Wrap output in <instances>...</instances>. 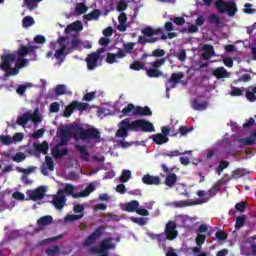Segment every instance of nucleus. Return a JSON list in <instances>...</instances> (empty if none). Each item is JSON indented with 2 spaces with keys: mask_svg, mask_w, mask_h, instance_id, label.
<instances>
[{
  "mask_svg": "<svg viewBox=\"0 0 256 256\" xmlns=\"http://www.w3.org/2000/svg\"><path fill=\"white\" fill-rule=\"evenodd\" d=\"M119 127L126 131H134L135 133L139 131H143L144 133H153V131H155L153 123L145 119H138L131 122V119L126 118L120 122Z\"/></svg>",
  "mask_w": 256,
  "mask_h": 256,
  "instance_id": "1",
  "label": "nucleus"
},
{
  "mask_svg": "<svg viewBox=\"0 0 256 256\" xmlns=\"http://www.w3.org/2000/svg\"><path fill=\"white\" fill-rule=\"evenodd\" d=\"M71 131L73 133V138L76 141L81 139L82 141H89L90 139H94L96 143H101V132L95 127H91L88 129H83V127L79 124H75L71 126Z\"/></svg>",
  "mask_w": 256,
  "mask_h": 256,
  "instance_id": "2",
  "label": "nucleus"
},
{
  "mask_svg": "<svg viewBox=\"0 0 256 256\" xmlns=\"http://www.w3.org/2000/svg\"><path fill=\"white\" fill-rule=\"evenodd\" d=\"M141 33L143 36L138 37V43H140V45H146V43H157L159 38L155 37V35H161L160 39H162V41L167 40V35L163 34V29L161 28L154 29L151 26H146L141 29Z\"/></svg>",
  "mask_w": 256,
  "mask_h": 256,
  "instance_id": "3",
  "label": "nucleus"
},
{
  "mask_svg": "<svg viewBox=\"0 0 256 256\" xmlns=\"http://www.w3.org/2000/svg\"><path fill=\"white\" fill-rule=\"evenodd\" d=\"M105 51H107V49L98 48L95 52L87 55L85 61L88 71H95V68L101 65V61H103V53H105Z\"/></svg>",
  "mask_w": 256,
  "mask_h": 256,
  "instance_id": "4",
  "label": "nucleus"
},
{
  "mask_svg": "<svg viewBox=\"0 0 256 256\" xmlns=\"http://www.w3.org/2000/svg\"><path fill=\"white\" fill-rule=\"evenodd\" d=\"M214 6L217 9L218 13H221L222 15L224 13H227L229 17H235V13H237V4L231 0H216Z\"/></svg>",
  "mask_w": 256,
  "mask_h": 256,
  "instance_id": "5",
  "label": "nucleus"
},
{
  "mask_svg": "<svg viewBox=\"0 0 256 256\" xmlns=\"http://www.w3.org/2000/svg\"><path fill=\"white\" fill-rule=\"evenodd\" d=\"M123 115H129L132 113L135 117H151L153 115V111L148 106H136L134 104H128L123 110Z\"/></svg>",
  "mask_w": 256,
  "mask_h": 256,
  "instance_id": "6",
  "label": "nucleus"
},
{
  "mask_svg": "<svg viewBox=\"0 0 256 256\" xmlns=\"http://www.w3.org/2000/svg\"><path fill=\"white\" fill-rule=\"evenodd\" d=\"M115 244H113V238H105L99 245V248L92 247L90 249L91 253H99V255L109 256V250L115 249Z\"/></svg>",
  "mask_w": 256,
  "mask_h": 256,
  "instance_id": "7",
  "label": "nucleus"
},
{
  "mask_svg": "<svg viewBox=\"0 0 256 256\" xmlns=\"http://www.w3.org/2000/svg\"><path fill=\"white\" fill-rule=\"evenodd\" d=\"M29 121H32V123H41V116H39L37 110L34 113L26 112L17 119V123L22 127H25Z\"/></svg>",
  "mask_w": 256,
  "mask_h": 256,
  "instance_id": "8",
  "label": "nucleus"
},
{
  "mask_svg": "<svg viewBox=\"0 0 256 256\" xmlns=\"http://www.w3.org/2000/svg\"><path fill=\"white\" fill-rule=\"evenodd\" d=\"M103 233H105V226L101 225L97 227L91 235H89L85 240H84V247H91V245H94L98 239H101L103 237Z\"/></svg>",
  "mask_w": 256,
  "mask_h": 256,
  "instance_id": "9",
  "label": "nucleus"
},
{
  "mask_svg": "<svg viewBox=\"0 0 256 256\" xmlns=\"http://www.w3.org/2000/svg\"><path fill=\"white\" fill-rule=\"evenodd\" d=\"M241 253L246 256H256V235L248 238L241 248Z\"/></svg>",
  "mask_w": 256,
  "mask_h": 256,
  "instance_id": "10",
  "label": "nucleus"
},
{
  "mask_svg": "<svg viewBox=\"0 0 256 256\" xmlns=\"http://www.w3.org/2000/svg\"><path fill=\"white\" fill-rule=\"evenodd\" d=\"M161 169L164 173H169L165 178V185L167 187L173 188L177 184V174L173 173V168L167 167L166 164H161Z\"/></svg>",
  "mask_w": 256,
  "mask_h": 256,
  "instance_id": "11",
  "label": "nucleus"
},
{
  "mask_svg": "<svg viewBox=\"0 0 256 256\" xmlns=\"http://www.w3.org/2000/svg\"><path fill=\"white\" fill-rule=\"evenodd\" d=\"M45 193H47V188L45 186H39L34 190H27L26 195L31 201H41V199H44Z\"/></svg>",
  "mask_w": 256,
  "mask_h": 256,
  "instance_id": "12",
  "label": "nucleus"
},
{
  "mask_svg": "<svg viewBox=\"0 0 256 256\" xmlns=\"http://www.w3.org/2000/svg\"><path fill=\"white\" fill-rule=\"evenodd\" d=\"M50 203L54 205L55 209L61 211L67 203V197L57 191L55 195H52V201Z\"/></svg>",
  "mask_w": 256,
  "mask_h": 256,
  "instance_id": "13",
  "label": "nucleus"
},
{
  "mask_svg": "<svg viewBox=\"0 0 256 256\" xmlns=\"http://www.w3.org/2000/svg\"><path fill=\"white\" fill-rule=\"evenodd\" d=\"M16 59H17V54L11 53V54H4V55H2L1 56L2 63L0 65L2 71L10 70L11 69V64L13 62H15Z\"/></svg>",
  "mask_w": 256,
  "mask_h": 256,
  "instance_id": "14",
  "label": "nucleus"
},
{
  "mask_svg": "<svg viewBox=\"0 0 256 256\" xmlns=\"http://www.w3.org/2000/svg\"><path fill=\"white\" fill-rule=\"evenodd\" d=\"M177 224L174 221H168L165 227V233L168 241H173V239H177Z\"/></svg>",
  "mask_w": 256,
  "mask_h": 256,
  "instance_id": "15",
  "label": "nucleus"
},
{
  "mask_svg": "<svg viewBox=\"0 0 256 256\" xmlns=\"http://www.w3.org/2000/svg\"><path fill=\"white\" fill-rule=\"evenodd\" d=\"M185 75L183 73H172L171 77L166 82V91L170 89H175L177 87V83H180L181 79H183Z\"/></svg>",
  "mask_w": 256,
  "mask_h": 256,
  "instance_id": "16",
  "label": "nucleus"
},
{
  "mask_svg": "<svg viewBox=\"0 0 256 256\" xmlns=\"http://www.w3.org/2000/svg\"><path fill=\"white\" fill-rule=\"evenodd\" d=\"M73 137V130L71 128L60 131V142L55 147H65L69 143V139Z\"/></svg>",
  "mask_w": 256,
  "mask_h": 256,
  "instance_id": "17",
  "label": "nucleus"
},
{
  "mask_svg": "<svg viewBox=\"0 0 256 256\" xmlns=\"http://www.w3.org/2000/svg\"><path fill=\"white\" fill-rule=\"evenodd\" d=\"M37 49V46L35 45H30V46H25L22 45L17 51L18 58H23L27 57V55L33 53L35 55V50Z\"/></svg>",
  "mask_w": 256,
  "mask_h": 256,
  "instance_id": "18",
  "label": "nucleus"
},
{
  "mask_svg": "<svg viewBox=\"0 0 256 256\" xmlns=\"http://www.w3.org/2000/svg\"><path fill=\"white\" fill-rule=\"evenodd\" d=\"M123 57H125V52L123 50H119L116 54L107 53L106 63L113 65V63H117V59H123Z\"/></svg>",
  "mask_w": 256,
  "mask_h": 256,
  "instance_id": "19",
  "label": "nucleus"
},
{
  "mask_svg": "<svg viewBox=\"0 0 256 256\" xmlns=\"http://www.w3.org/2000/svg\"><path fill=\"white\" fill-rule=\"evenodd\" d=\"M203 51L202 57L204 61H209V59L215 57V47H213V45L205 44L203 46Z\"/></svg>",
  "mask_w": 256,
  "mask_h": 256,
  "instance_id": "20",
  "label": "nucleus"
},
{
  "mask_svg": "<svg viewBox=\"0 0 256 256\" xmlns=\"http://www.w3.org/2000/svg\"><path fill=\"white\" fill-rule=\"evenodd\" d=\"M142 183H144V185H161V178H159V176L146 174L142 177Z\"/></svg>",
  "mask_w": 256,
  "mask_h": 256,
  "instance_id": "21",
  "label": "nucleus"
},
{
  "mask_svg": "<svg viewBox=\"0 0 256 256\" xmlns=\"http://www.w3.org/2000/svg\"><path fill=\"white\" fill-rule=\"evenodd\" d=\"M60 147L61 146H54L51 149L52 157H54V159H61V157H65L66 155H69V149L64 148L60 150Z\"/></svg>",
  "mask_w": 256,
  "mask_h": 256,
  "instance_id": "22",
  "label": "nucleus"
},
{
  "mask_svg": "<svg viewBox=\"0 0 256 256\" xmlns=\"http://www.w3.org/2000/svg\"><path fill=\"white\" fill-rule=\"evenodd\" d=\"M58 192L62 195H70L75 199V186L73 184H66L62 189H59Z\"/></svg>",
  "mask_w": 256,
  "mask_h": 256,
  "instance_id": "23",
  "label": "nucleus"
},
{
  "mask_svg": "<svg viewBox=\"0 0 256 256\" xmlns=\"http://www.w3.org/2000/svg\"><path fill=\"white\" fill-rule=\"evenodd\" d=\"M151 139L156 145H165V143H169V137L158 133L151 136Z\"/></svg>",
  "mask_w": 256,
  "mask_h": 256,
  "instance_id": "24",
  "label": "nucleus"
},
{
  "mask_svg": "<svg viewBox=\"0 0 256 256\" xmlns=\"http://www.w3.org/2000/svg\"><path fill=\"white\" fill-rule=\"evenodd\" d=\"M95 191V185L89 184L84 191L78 192L77 194L74 195V199H79V197H89L91 193Z\"/></svg>",
  "mask_w": 256,
  "mask_h": 256,
  "instance_id": "25",
  "label": "nucleus"
},
{
  "mask_svg": "<svg viewBox=\"0 0 256 256\" xmlns=\"http://www.w3.org/2000/svg\"><path fill=\"white\" fill-rule=\"evenodd\" d=\"M146 75L150 77V79H157L159 77H163V72L156 68H146Z\"/></svg>",
  "mask_w": 256,
  "mask_h": 256,
  "instance_id": "26",
  "label": "nucleus"
},
{
  "mask_svg": "<svg viewBox=\"0 0 256 256\" xmlns=\"http://www.w3.org/2000/svg\"><path fill=\"white\" fill-rule=\"evenodd\" d=\"M245 97L250 103H255L256 101V86H250L246 90Z\"/></svg>",
  "mask_w": 256,
  "mask_h": 256,
  "instance_id": "27",
  "label": "nucleus"
},
{
  "mask_svg": "<svg viewBox=\"0 0 256 256\" xmlns=\"http://www.w3.org/2000/svg\"><path fill=\"white\" fill-rule=\"evenodd\" d=\"M213 75L216 79H227L229 72L224 67H218L213 71Z\"/></svg>",
  "mask_w": 256,
  "mask_h": 256,
  "instance_id": "28",
  "label": "nucleus"
},
{
  "mask_svg": "<svg viewBox=\"0 0 256 256\" xmlns=\"http://www.w3.org/2000/svg\"><path fill=\"white\" fill-rule=\"evenodd\" d=\"M75 149H78L80 153V159H82V161H89V151H87V147L76 144Z\"/></svg>",
  "mask_w": 256,
  "mask_h": 256,
  "instance_id": "29",
  "label": "nucleus"
},
{
  "mask_svg": "<svg viewBox=\"0 0 256 256\" xmlns=\"http://www.w3.org/2000/svg\"><path fill=\"white\" fill-rule=\"evenodd\" d=\"M33 147L35 151H38V153H43V155H47V151H49V144L47 141L42 142V144L34 143Z\"/></svg>",
  "mask_w": 256,
  "mask_h": 256,
  "instance_id": "30",
  "label": "nucleus"
},
{
  "mask_svg": "<svg viewBox=\"0 0 256 256\" xmlns=\"http://www.w3.org/2000/svg\"><path fill=\"white\" fill-rule=\"evenodd\" d=\"M99 17H101V10L99 9H94L92 12L84 15L86 21H98Z\"/></svg>",
  "mask_w": 256,
  "mask_h": 256,
  "instance_id": "31",
  "label": "nucleus"
},
{
  "mask_svg": "<svg viewBox=\"0 0 256 256\" xmlns=\"http://www.w3.org/2000/svg\"><path fill=\"white\" fill-rule=\"evenodd\" d=\"M137 209H139V201L137 200H132L125 206V211L128 213H137Z\"/></svg>",
  "mask_w": 256,
  "mask_h": 256,
  "instance_id": "32",
  "label": "nucleus"
},
{
  "mask_svg": "<svg viewBox=\"0 0 256 256\" xmlns=\"http://www.w3.org/2000/svg\"><path fill=\"white\" fill-rule=\"evenodd\" d=\"M83 30V24L79 21L74 22L73 24H69L64 32L65 33H71V31H82Z\"/></svg>",
  "mask_w": 256,
  "mask_h": 256,
  "instance_id": "33",
  "label": "nucleus"
},
{
  "mask_svg": "<svg viewBox=\"0 0 256 256\" xmlns=\"http://www.w3.org/2000/svg\"><path fill=\"white\" fill-rule=\"evenodd\" d=\"M71 103L74 111H80L81 113H83V111H86L87 107H89V104L79 102L77 100H74Z\"/></svg>",
  "mask_w": 256,
  "mask_h": 256,
  "instance_id": "34",
  "label": "nucleus"
},
{
  "mask_svg": "<svg viewBox=\"0 0 256 256\" xmlns=\"http://www.w3.org/2000/svg\"><path fill=\"white\" fill-rule=\"evenodd\" d=\"M51 223H53V217L49 215L43 216L37 220L38 227H45L47 225H51Z\"/></svg>",
  "mask_w": 256,
  "mask_h": 256,
  "instance_id": "35",
  "label": "nucleus"
},
{
  "mask_svg": "<svg viewBox=\"0 0 256 256\" xmlns=\"http://www.w3.org/2000/svg\"><path fill=\"white\" fill-rule=\"evenodd\" d=\"M255 141H256V131L252 132L250 138H241L239 140V143H242V145L251 146V145H255Z\"/></svg>",
  "mask_w": 256,
  "mask_h": 256,
  "instance_id": "36",
  "label": "nucleus"
},
{
  "mask_svg": "<svg viewBox=\"0 0 256 256\" xmlns=\"http://www.w3.org/2000/svg\"><path fill=\"white\" fill-rule=\"evenodd\" d=\"M191 105L195 111H205L207 109V102L199 103L198 99H194Z\"/></svg>",
  "mask_w": 256,
  "mask_h": 256,
  "instance_id": "37",
  "label": "nucleus"
},
{
  "mask_svg": "<svg viewBox=\"0 0 256 256\" xmlns=\"http://www.w3.org/2000/svg\"><path fill=\"white\" fill-rule=\"evenodd\" d=\"M130 69H132V71H145L147 67H145V64L143 62L135 60L132 64H130Z\"/></svg>",
  "mask_w": 256,
  "mask_h": 256,
  "instance_id": "38",
  "label": "nucleus"
},
{
  "mask_svg": "<svg viewBox=\"0 0 256 256\" xmlns=\"http://www.w3.org/2000/svg\"><path fill=\"white\" fill-rule=\"evenodd\" d=\"M70 45H71V51H78L81 45H83V42L81 41V39L74 36L70 41Z\"/></svg>",
  "mask_w": 256,
  "mask_h": 256,
  "instance_id": "39",
  "label": "nucleus"
},
{
  "mask_svg": "<svg viewBox=\"0 0 256 256\" xmlns=\"http://www.w3.org/2000/svg\"><path fill=\"white\" fill-rule=\"evenodd\" d=\"M245 91H246L245 87L239 88V87L232 86L230 95L231 97H241L243 93H245Z\"/></svg>",
  "mask_w": 256,
  "mask_h": 256,
  "instance_id": "40",
  "label": "nucleus"
},
{
  "mask_svg": "<svg viewBox=\"0 0 256 256\" xmlns=\"http://www.w3.org/2000/svg\"><path fill=\"white\" fill-rule=\"evenodd\" d=\"M165 63H167V58L156 59L154 62H150V67L159 70L163 65H165Z\"/></svg>",
  "mask_w": 256,
  "mask_h": 256,
  "instance_id": "41",
  "label": "nucleus"
},
{
  "mask_svg": "<svg viewBox=\"0 0 256 256\" xmlns=\"http://www.w3.org/2000/svg\"><path fill=\"white\" fill-rule=\"evenodd\" d=\"M38 3H41V0H24V5L28 7L29 11L37 9Z\"/></svg>",
  "mask_w": 256,
  "mask_h": 256,
  "instance_id": "42",
  "label": "nucleus"
},
{
  "mask_svg": "<svg viewBox=\"0 0 256 256\" xmlns=\"http://www.w3.org/2000/svg\"><path fill=\"white\" fill-rule=\"evenodd\" d=\"M193 205H197L195 202H189V200H180L174 202V207L183 208V207H191Z\"/></svg>",
  "mask_w": 256,
  "mask_h": 256,
  "instance_id": "43",
  "label": "nucleus"
},
{
  "mask_svg": "<svg viewBox=\"0 0 256 256\" xmlns=\"http://www.w3.org/2000/svg\"><path fill=\"white\" fill-rule=\"evenodd\" d=\"M65 51V46H63V48H59L58 50H56L54 54L55 59H58L60 63H63V61H65Z\"/></svg>",
  "mask_w": 256,
  "mask_h": 256,
  "instance_id": "44",
  "label": "nucleus"
},
{
  "mask_svg": "<svg viewBox=\"0 0 256 256\" xmlns=\"http://www.w3.org/2000/svg\"><path fill=\"white\" fill-rule=\"evenodd\" d=\"M87 5L85 3H77L75 8L76 15H83L87 13Z\"/></svg>",
  "mask_w": 256,
  "mask_h": 256,
  "instance_id": "45",
  "label": "nucleus"
},
{
  "mask_svg": "<svg viewBox=\"0 0 256 256\" xmlns=\"http://www.w3.org/2000/svg\"><path fill=\"white\" fill-rule=\"evenodd\" d=\"M35 23V19L31 16H25L22 20V27L25 29L32 27V25Z\"/></svg>",
  "mask_w": 256,
  "mask_h": 256,
  "instance_id": "46",
  "label": "nucleus"
},
{
  "mask_svg": "<svg viewBox=\"0 0 256 256\" xmlns=\"http://www.w3.org/2000/svg\"><path fill=\"white\" fill-rule=\"evenodd\" d=\"M245 221H247V216L246 215H241L236 218V223H235V229L239 230L243 225H245Z\"/></svg>",
  "mask_w": 256,
  "mask_h": 256,
  "instance_id": "47",
  "label": "nucleus"
},
{
  "mask_svg": "<svg viewBox=\"0 0 256 256\" xmlns=\"http://www.w3.org/2000/svg\"><path fill=\"white\" fill-rule=\"evenodd\" d=\"M67 93V86L64 84H58L55 88V94L59 97L61 95H65Z\"/></svg>",
  "mask_w": 256,
  "mask_h": 256,
  "instance_id": "48",
  "label": "nucleus"
},
{
  "mask_svg": "<svg viewBox=\"0 0 256 256\" xmlns=\"http://www.w3.org/2000/svg\"><path fill=\"white\" fill-rule=\"evenodd\" d=\"M131 179V171L130 170H123L122 175L120 176L121 183H127Z\"/></svg>",
  "mask_w": 256,
  "mask_h": 256,
  "instance_id": "49",
  "label": "nucleus"
},
{
  "mask_svg": "<svg viewBox=\"0 0 256 256\" xmlns=\"http://www.w3.org/2000/svg\"><path fill=\"white\" fill-rule=\"evenodd\" d=\"M46 255L49 256H58L59 255V246L54 245L46 250Z\"/></svg>",
  "mask_w": 256,
  "mask_h": 256,
  "instance_id": "50",
  "label": "nucleus"
},
{
  "mask_svg": "<svg viewBox=\"0 0 256 256\" xmlns=\"http://www.w3.org/2000/svg\"><path fill=\"white\" fill-rule=\"evenodd\" d=\"M26 156L23 152H18L12 157V161L15 163H21L22 161H25Z\"/></svg>",
  "mask_w": 256,
  "mask_h": 256,
  "instance_id": "51",
  "label": "nucleus"
},
{
  "mask_svg": "<svg viewBox=\"0 0 256 256\" xmlns=\"http://www.w3.org/2000/svg\"><path fill=\"white\" fill-rule=\"evenodd\" d=\"M208 21L212 25H219L221 23V18H219V15L217 14H210Z\"/></svg>",
  "mask_w": 256,
  "mask_h": 256,
  "instance_id": "52",
  "label": "nucleus"
},
{
  "mask_svg": "<svg viewBox=\"0 0 256 256\" xmlns=\"http://www.w3.org/2000/svg\"><path fill=\"white\" fill-rule=\"evenodd\" d=\"M217 241H227V233L223 230H218L215 234Z\"/></svg>",
  "mask_w": 256,
  "mask_h": 256,
  "instance_id": "53",
  "label": "nucleus"
},
{
  "mask_svg": "<svg viewBox=\"0 0 256 256\" xmlns=\"http://www.w3.org/2000/svg\"><path fill=\"white\" fill-rule=\"evenodd\" d=\"M193 129H195L193 126H191V127L180 126L178 129V133H180V135H182V136H185L188 133H191V131H193Z\"/></svg>",
  "mask_w": 256,
  "mask_h": 256,
  "instance_id": "54",
  "label": "nucleus"
},
{
  "mask_svg": "<svg viewBox=\"0 0 256 256\" xmlns=\"http://www.w3.org/2000/svg\"><path fill=\"white\" fill-rule=\"evenodd\" d=\"M129 136V130H126L125 128L119 127V129L116 131V137L125 139V137Z\"/></svg>",
  "mask_w": 256,
  "mask_h": 256,
  "instance_id": "55",
  "label": "nucleus"
},
{
  "mask_svg": "<svg viewBox=\"0 0 256 256\" xmlns=\"http://www.w3.org/2000/svg\"><path fill=\"white\" fill-rule=\"evenodd\" d=\"M28 63H29V60L25 58H18L15 65L17 69H23V67H27Z\"/></svg>",
  "mask_w": 256,
  "mask_h": 256,
  "instance_id": "56",
  "label": "nucleus"
},
{
  "mask_svg": "<svg viewBox=\"0 0 256 256\" xmlns=\"http://www.w3.org/2000/svg\"><path fill=\"white\" fill-rule=\"evenodd\" d=\"M163 157H179V155H185V153L179 152V150H172L168 152H164Z\"/></svg>",
  "mask_w": 256,
  "mask_h": 256,
  "instance_id": "57",
  "label": "nucleus"
},
{
  "mask_svg": "<svg viewBox=\"0 0 256 256\" xmlns=\"http://www.w3.org/2000/svg\"><path fill=\"white\" fill-rule=\"evenodd\" d=\"M45 163L49 169V171H54L55 170V163L53 162V158L50 156L45 157Z\"/></svg>",
  "mask_w": 256,
  "mask_h": 256,
  "instance_id": "58",
  "label": "nucleus"
},
{
  "mask_svg": "<svg viewBox=\"0 0 256 256\" xmlns=\"http://www.w3.org/2000/svg\"><path fill=\"white\" fill-rule=\"evenodd\" d=\"M165 50L158 48L153 50V52L150 54V57H165Z\"/></svg>",
  "mask_w": 256,
  "mask_h": 256,
  "instance_id": "59",
  "label": "nucleus"
},
{
  "mask_svg": "<svg viewBox=\"0 0 256 256\" xmlns=\"http://www.w3.org/2000/svg\"><path fill=\"white\" fill-rule=\"evenodd\" d=\"M45 135V129L41 128L31 134L32 139H41Z\"/></svg>",
  "mask_w": 256,
  "mask_h": 256,
  "instance_id": "60",
  "label": "nucleus"
},
{
  "mask_svg": "<svg viewBox=\"0 0 256 256\" xmlns=\"http://www.w3.org/2000/svg\"><path fill=\"white\" fill-rule=\"evenodd\" d=\"M73 111H75V109L73 108V104L70 103L64 110V117H71V115H73Z\"/></svg>",
  "mask_w": 256,
  "mask_h": 256,
  "instance_id": "61",
  "label": "nucleus"
},
{
  "mask_svg": "<svg viewBox=\"0 0 256 256\" xmlns=\"http://www.w3.org/2000/svg\"><path fill=\"white\" fill-rule=\"evenodd\" d=\"M207 239V237L203 234H197L196 236V245L198 247H202L203 243H205V240Z\"/></svg>",
  "mask_w": 256,
  "mask_h": 256,
  "instance_id": "62",
  "label": "nucleus"
},
{
  "mask_svg": "<svg viewBox=\"0 0 256 256\" xmlns=\"http://www.w3.org/2000/svg\"><path fill=\"white\" fill-rule=\"evenodd\" d=\"M0 141L3 145H11V143H13V138H11V136L0 135Z\"/></svg>",
  "mask_w": 256,
  "mask_h": 256,
  "instance_id": "63",
  "label": "nucleus"
},
{
  "mask_svg": "<svg viewBox=\"0 0 256 256\" xmlns=\"http://www.w3.org/2000/svg\"><path fill=\"white\" fill-rule=\"evenodd\" d=\"M127 2L125 0H120L119 3L116 6L117 11H125L127 10Z\"/></svg>",
  "mask_w": 256,
  "mask_h": 256,
  "instance_id": "64",
  "label": "nucleus"
}]
</instances>
